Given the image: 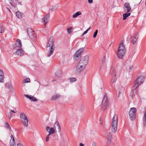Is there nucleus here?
Returning a JSON list of instances; mask_svg holds the SVG:
<instances>
[{
    "label": "nucleus",
    "instance_id": "obj_1",
    "mask_svg": "<svg viewBox=\"0 0 146 146\" xmlns=\"http://www.w3.org/2000/svg\"><path fill=\"white\" fill-rule=\"evenodd\" d=\"M89 59L88 56H86L80 59L76 68L75 72L76 74H80L84 69L87 65Z\"/></svg>",
    "mask_w": 146,
    "mask_h": 146
},
{
    "label": "nucleus",
    "instance_id": "obj_2",
    "mask_svg": "<svg viewBox=\"0 0 146 146\" xmlns=\"http://www.w3.org/2000/svg\"><path fill=\"white\" fill-rule=\"evenodd\" d=\"M54 39L53 36H51L48 40L47 44V47H51L50 49V52L49 54L48 55V57L51 56L53 54L54 50L55 47L54 45Z\"/></svg>",
    "mask_w": 146,
    "mask_h": 146
},
{
    "label": "nucleus",
    "instance_id": "obj_3",
    "mask_svg": "<svg viewBox=\"0 0 146 146\" xmlns=\"http://www.w3.org/2000/svg\"><path fill=\"white\" fill-rule=\"evenodd\" d=\"M118 124V116L117 114H115L112 118V122L111 131L113 133L116 132L117 129Z\"/></svg>",
    "mask_w": 146,
    "mask_h": 146
},
{
    "label": "nucleus",
    "instance_id": "obj_4",
    "mask_svg": "<svg viewBox=\"0 0 146 146\" xmlns=\"http://www.w3.org/2000/svg\"><path fill=\"white\" fill-rule=\"evenodd\" d=\"M125 48L123 43H122L119 44L117 53V56L119 59H122L125 55Z\"/></svg>",
    "mask_w": 146,
    "mask_h": 146
},
{
    "label": "nucleus",
    "instance_id": "obj_5",
    "mask_svg": "<svg viewBox=\"0 0 146 146\" xmlns=\"http://www.w3.org/2000/svg\"><path fill=\"white\" fill-rule=\"evenodd\" d=\"M144 80V77L142 76H140L137 78L133 84V88L134 90L136 89L139 85L143 83Z\"/></svg>",
    "mask_w": 146,
    "mask_h": 146
},
{
    "label": "nucleus",
    "instance_id": "obj_6",
    "mask_svg": "<svg viewBox=\"0 0 146 146\" xmlns=\"http://www.w3.org/2000/svg\"><path fill=\"white\" fill-rule=\"evenodd\" d=\"M20 117L21 119L23 125L25 127H27L28 125V120L27 116L24 113L22 112L20 113Z\"/></svg>",
    "mask_w": 146,
    "mask_h": 146
},
{
    "label": "nucleus",
    "instance_id": "obj_7",
    "mask_svg": "<svg viewBox=\"0 0 146 146\" xmlns=\"http://www.w3.org/2000/svg\"><path fill=\"white\" fill-rule=\"evenodd\" d=\"M136 110L135 108H131L129 111V117L132 120H135V118Z\"/></svg>",
    "mask_w": 146,
    "mask_h": 146
},
{
    "label": "nucleus",
    "instance_id": "obj_8",
    "mask_svg": "<svg viewBox=\"0 0 146 146\" xmlns=\"http://www.w3.org/2000/svg\"><path fill=\"white\" fill-rule=\"evenodd\" d=\"M108 105V101L107 95L105 94L104 95L102 101V110H104L107 108Z\"/></svg>",
    "mask_w": 146,
    "mask_h": 146
},
{
    "label": "nucleus",
    "instance_id": "obj_9",
    "mask_svg": "<svg viewBox=\"0 0 146 146\" xmlns=\"http://www.w3.org/2000/svg\"><path fill=\"white\" fill-rule=\"evenodd\" d=\"M84 47L82 48L77 51L74 55V58L75 60H77L81 57V54L84 50Z\"/></svg>",
    "mask_w": 146,
    "mask_h": 146
},
{
    "label": "nucleus",
    "instance_id": "obj_10",
    "mask_svg": "<svg viewBox=\"0 0 146 146\" xmlns=\"http://www.w3.org/2000/svg\"><path fill=\"white\" fill-rule=\"evenodd\" d=\"M124 8L125 11H127V13L129 12L131 9V8L129 3H126L124 4Z\"/></svg>",
    "mask_w": 146,
    "mask_h": 146
},
{
    "label": "nucleus",
    "instance_id": "obj_11",
    "mask_svg": "<svg viewBox=\"0 0 146 146\" xmlns=\"http://www.w3.org/2000/svg\"><path fill=\"white\" fill-rule=\"evenodd\" d=\"M50 15L48 14L45 15L42 18V22L46 25L49 20Z\"/></svg>",
    "mask_w": 146,
    "mask_h": 146
},
{
    "label": "nucleus",
    "instance_id": "obj_12",
    "mask_svg": "<svg viewBox=\"0 0 146 146\" xmlns=\"http://www.w3.org/2000/svg\"><path fill=\"white\" fill-rule=\"evenodd\" d=\"M112 134L111 133H109L108 136V141L107 142V144L109 145L111 142Z\"/></svg>",
    "mask_w": 146,
    "mask_h": 146
},
{
    "label": "nucleus",
    "instance_id": "obj_13",
    "mask_svg": "<svg viewBox=\"0 0 146 146\" xmlns=\"http://www.w3.org/2000/svg\"><path fill=\"white\" fill-rule=\"evenodd\" d=\"M15 53L17 55L21 56L24 54V52L22 49L20 48L16 50Z\"/></svg>",
    "mask_w": 146,
    "mask_h": 146
},
{
    "label": "nucleus",
    "instance_id": "obj_14",
    "mask_svg": "<svg viewBox=\"0 0 146 146\" xmlns=\"http://www.w3.org/2000/svg\"><path fill=\"white\" fill-rule=\"evenodd\" d=\"M110 74L112 76H116L115 70V68L113 66L111 67Z\"/></svg>",
    "mask_w": 146,
    "mask_h": 146
},
{
    "label": "nucleus",
    "instance_id": "obj_15",
    "mask_svg": "<svg viewBox=\"0 0 146 146\" xmlns=\"http://www.w3.org/2000/svg\"><path fill=\"white\" fill-rule=\"evenodd\" d=\"M138 38V36L137 35L135 37H131L130 38V40L133 44H135L136 43Z\"/></svg>",
    "mask_w": 146,
    "mask_h": 146
},
{
    "label": "nucleus",
    "instance_id": "obj_16",
    "mask_svg": "<svg viewBox=\"0 0 146 146\" xmlns=\"http://www.w3.org/2000/svg\"><path fill=\"white\" fill-rule=\"evenodd\" d=\"M22 46V43L21 41L19 39H17V42L15 44V47H20Z\"/></svg>",
    "mask_w": 146,
    "mask_h": 146
},
{
    "label": "nucleus",
    "instance_id": "obj_17",
    "mask_svg": "<svg viewBox=\"0 0 146 146\" xmlns=\"http://www.w3.org/2000/svg\"><path fill=\"white\" fill-rule=\"evenodd\" d=\"M27 33L29 36H30L31 35H34V31L32 29L29 28L27 29Z\"/></svg>",
    "mask_w": 146,
    "mask_h": 146
},
{
    "label": "nucleus",
    "instance_id": "obj_18",
    "mask_svg": "<svg viewBox=\"0 0 146 146\" xmlns=\"http://www.w3.org/2000/svg\"><path fill=\"white\" fill-rule=\"evenodd\" d=\"M56 126L58 127V131L60 132L61 131V127L58 121H56L54 125V127L55 128H56Z\"/></svg>",
    "mask_w": 146,
    "mask_h": 146
},
{
    "label": "nucleus",
    "instance_id": "obj_19",
    "mask_svg": "<svg viewBox=\"0 0 146 146\" xmlns=\"http://www.w3.org/2000/svg\"><path fill=\"white\" fill-rule=\"evenodd\" d=\"M3 73L2 71L0 70V82H3Z\"/></svg>",
    "mask_w": 146,
    "mask_h": 146
},
{
    "label": "nucleus",
    "instance_id": "obj_20",
    "mask_svg": "<svg viewBox=\"0 0 146 146\" xmlns=\"http://www.w3.org/2000/svg\"><path fill=\"white\" fill-rule=\"evenodd\" d=\"M55 132L54 128L53 127H51L50 128L48 131V135H50L51 134H54Z\"/></svg>",
    "mask_w": 146,
    "mask_h": 146
},
{
    "label": "nucleus",
    "instance_id": "obj_21",
    "mask_svg": "<svg viewBox=\"0 0 146 146\" xmlns=\"http://www.w3.org/2000/svg\"><path fill=\"white\" fill-rule=\"evenodd\" d=\"M10 146H15L16 145L15 142L14 138H13V139L11 140L10 142Z\"/></svg>",
    "mask_w": 146,
    "mask_h": 146
},
{
    "label": "nucleus",
    "instance_id": "obj_22",
    "mask_svg": "<svg viewBox=\"0 0 146 146\" xmlns=\"http://www.w3.org/2000/svg\"><path fill=\"white\" fill-rule=\"evenodd\" d=\"M82 13L80 11H78L74 15L72 16V17L74 18L77 17L78 16L81 15Z\"/></svg>",
    "mask_w": 146,
    "mask_h": 146
},
{
    "label": "nucleus",
    "instance_id": "obj_23",
    "mask_svg": "<svg viewBox=\"0 0 146 146\" xmlns=\"http://www.w3.org/2000/svg\"><path fill=\"white\" fill-rule=\"evenodd\" d=\"M130 15V13L123 14V20H125L127 19V17L129 16Z\"/></svg>",
    "mask_w": 146,
    "mask_h": 146
},
{
    "label": "nucleus",
    "instance_id": "obj_24",
    "mask_svg": "<svg viewBox=\"0 0 146 146\" xmlns=\"http://www.w3.org/2000/svg\"><path fill=\"white\" fill-rule=\"evenodd\" d=\"M60 96V95L58 94H57L55 96H54L52 97L51 98V100H55L59 98Z\"/></svg>",
    "mask_w": 146,
    "mask_h": 146
},
{
    "label": "nucleus",
    "instance_id": "obj_25",
    "mask_svg": "<svg viewBox=\"0 0 146 146\" xmlns=\"http://www.w3.org/2000/svg\"><path fill=\"white\" fill-rule=\"evenodd\" d=\"M5 87L7 88H10L11 87H12L10 83L9 82H6L5 84Z\"/></svg>",
    "mask_w": 146,
    "mask_h": 146
},
{
    "label": "nucleus",
    "instance_id": "obj_26",
    "mask_svg": "<svg viewBox=\"0 0 146 146\" xmlns=\"http://www.w3.org/2000/svg\"><path fill=\"white\" fill-rule=\"evenodd\" d=\"M29 99L31 101H38V100L35 97L31 96V97L29 98Z\"/></svg>",
    "mask_w": 146,
    "mask_h": 146
},
{
    "label": "nucleus",
    "instance_id": "obj_27",
    "mask_svg": "<svg viewBox=\"0 0 146 146\" xmlns=\"http://www.w3.org/2000/svg\"><path fill=\"white\" fill-rule=\"evenodd\" d=\"M143 121L144 125H146V110L145 112Z\"/></svg>",
    "mask_w": 146,
    "mask_h": 146
},
{
    "label": "nucleus",
    "instance_id": "obj_28",
    "mask_svg": "<svg viewBox=\"0 0 146 146\" xmlns=\"http://www.w3.org/2000/svg\"><path fill=\"white\" fill-rule=\"evenodd\" d=\"M116 80V78L115 76H112V77L111 79V82L112 83H115Z\"/></svg>",
    "mask_w": 146,
    "mask_h": 146
},
{
    "label": "nucleus",
    "instance_id": "obj_29",
    "mask_svg": "<svg viewBox=\"0 0 146 146\" xmlns=\"http://www.w3.org/2000/svg\"><path fill=\"white\" fill-rule=\"evenodd\" d=\"M16 16L19 18H21L22 17V15L21 13L19 11L17 12L16 13Z\"/></svg>",
    "mask_w": 146,
    "mask_h": 146
},
{
    "label": "nucleus",
    "instance_id": "obj_30",
    "mask_svg": "<svg viewBox=\"0 0 146 146\" xmlns=\"http://www.w3.org/2000/svg\"><path fill=\"white\" fill-rule=\"evenodd\" d=\"M30 82V79L29 78H27L24 79L23 80V82L24 83H28Z\"/></svg>",
    "mask_w": 146,
    "mask_h": 146
},
{
    "label": "nucleus",
    "instance_id": "obj_31",
    "mask_svg": "<svg viewBox=\"0 0 146 146\" xmlns=\"http://www.w3.org/2000/svg\"><path fill=\"white\" fill-rule=\"evenodd\" d=\"M5 127L7 129H9L10 130H11V127L9 125L7 122H6L5 124Z\"/></svg>",
    "mask_w": 146,
    "mask_h": 146
},
{
    "label": "nucleus",
    "instance_id": "obj_32",
    "mask_svg": "<svg viewBox=\"0 0 146 146\" xmlns=\"http://www.w3.org/2000/svg\"><path fill=\"white\" fill-rule=\"evenodd\" d=\"M56 75L57 77L60 78L62 76V74L60 73V72L58 71L56 73Z\"/></svg>",
    "mask_w": 146,
    "mask_h": 146
},
{
    "label": "nucleus",
    "instance_id": "obj_33",
    "mask_svg": "<svg viewBox=\"0 0 146 146\" xmlns=\"http://www.w3.org/2000/svg\"><path fill=\"white\" fill-rule=\"evenodd\" d=\"M58 6L56 5L52 6L51 10L52 11H55L58 8Z\"/></svg>",
    "mask_w": 146,
    "mask_h": 146
},
{
    "label": "nucleus",
    "instance_id": "obj_34",
    "mask_svg": "<svg viewBox=\"0 0 146 146\" xmlns=\"http://www.w3.org/2000/svg\"><path fill=\"white\" fill-rule=\"evenodd\" d=\"M98 33V30H96L95 31V32L94 33V34H93V37L94 38H95L96 37V36L97 35Z\"/></svg>",
    "mask_w": 146,
    "mask_h": 146
},
{
    "label": "nucleus",
    "instance_id": "obj_35",
    "mask_svg": "<svg viewBox=\"0 0 146 146\" xmlns=\"http://www.w3.org/2000/svg\"><path fill=\"white\" fill-rule=\"evenodd\" d=\"M13 115L11 113V112L9 111L8 113V116L10 119H11Z\"/></svg>",
    "mask_w": 146,
    "mask_h": 146
},
{
    "label": "nucleus",
    "instance_id": "obj_36",
    "mask_svg": "<svg viewBox=\"0 0 146 146\" xmlns=\"http://www.w3.org/2000/svg\"><path fill=\"white\" fill-rule=\"evenodd\" d=\"M70 81L71 82H75L76 81V79L75 78H70Z\"/></svg>",
    "mask_w": 146,
    "mask_h": 146
},
{
    "label": "nucleus",
    "instance_id": "obj_37",
    "mask_svg": "<svg viewBox=\"0 0 146 146\" xmlns=\"http://www.w3.org/2000/svg\"><path fill=\"white\" fill-rule=\"evenodd\" d=\"M90 27H89V28H88L86 31L84 33L82 34V36H83L85 34H86L87 32H88V31L90 30Z\"/></svg>",
    "mask_w": 146,
    "mask_h": 146
},
{
    "label": "nucleus",
    "instance_id": "obj_38",
    "mask_svg": "<svg viewBox=\"0 0 146 146\" xmlns=\"http://www.w3.org/2000/svg\"><path fill=\"white\" fill-rule=\"evenodd\" d=\"M4 31V29L2 28V27L0 26V33H3Z\"/></svg>",
    "mask_w": 146,
    "mask_h": 146
},
{
    "label": "nucleus",
    "instance_id": "obj_39",
    "mask_svg": "<svg viewBox=\"0 0 146 146\" xmlns=\"http://www.w3.org/2000/svg\"><path fill=\"white\" fill-rule=\"evenodd\" d=\"M72 29V28H70L67 29V31L68 33H71V30Z\"/></svg>",
    "mask_w": 146,
    "mask_h": 146
},
{
    "label": "nucleus",
    "instance_id": "obj_40",
    "mask_svg": "<svg viewBox=\"0 0 146 146\" xmlns=\"http://www.w3.org/2000/svg\"><path fill=\"white\" fill-rule=\"evenodd\" d=\"M50 135H48H48L46 136V142H47L49 141V136Z\"/></svg>",
    "mask_w": 146,
    "mask_h": 146
},
{
    "label": "nucleus",
    "instance_id": "obj_41",
    "mask_svg": "<svg viewBox=\"0 0 146 146\" xmlns=\"http://www.w3.org/2000/svg\"><path fill=\"white\" fill-rule=\"evenodd\" d=\"M25 96L29 99V98L31 96H29V95H24Z\"/></svg>",
    "mask_w": 146,
    "mask_h": 146
},
{
    "label": "nucleus",
    "instance_id": "obj_42",
    "mask_svg": "<svg viewBox=\"0 0 146 146\" xmlns=\"http://www.w3.org/2000/svg\"><path fill=\"white\" fill-rule=\"evenodd\" d=\"M50 127L49 126H47L46 127V130L47 131H48L49 130V129H50Z\"/></svg>",
    "mask_w": 146,
    "mask_h": 146
},
{
    "label": "nucleus",
    "instance_id": "obj_43",
    "mask_svg": "<svg viewBox=\"0 0 146 146\" xmlns=\"http://www.w3.org/2000/svg\"><path fill=\"white\" fill-rule=\"evenodd\" d=\"M88 2L90 3H92L93 2V0H88Z\"/></svg>",
    "mask_w": 146,
    "mask_h": 146
},
{
    "label": "nucleus",
    "instance_id": "obj_44",
    "mask_svg": "<svg viewBox=\"0 0 146 146\" xmlns=\"http://www.w3.org/2000/svg\"><path fill=\"white\" fill-rule=\"evenodd\" d=\"M17 146H23V145L19 143L17 144Z\"/></svg>",
    "mask_w": 146,
    "mask_h": 146
},
{
    "label": "nucleus",
    "instance_id": "obj_45",
    "mask_svg": "<svg viewBox=\"0 0 146 146\" xmlns=\"http://www.w3.org/2000/svg\"><path fill=\"white\" fill-rule=\"evenodd\" d=\"M17 3L18 4V5H19L20 4V5H22V4L21 3V2H19V1H18L17 2Z\"/></svg>",
    "mask_w": 146,
    "mask_h": 146
},
{
    "label": "nucleus",
    "instance_id": "obj_46",
    "mask_svg": "<svg viewBox=\"0 0 146 146\" xmlns=\"http://www.w3.org/2000/svg\"><path fill=\"white\" fill-rule=\"evenodd\" d=\"M11 111H12V112H13L14 113H16L17 112L16 111H15L12 110H11Z\"/></svg>",
    "mask_w": 146,
    "mask_h": 146
},
{
    "label": "nucleus",
    "instance_id": "obj_47",
    "mask_svg": "<svg viewBox=\"0 0 146 146\" xmlns=\"http://www.w3.org/2000/svg\"><path fill=\"white\" fill-rule=\"evenodd\" d=\"M79 146H84V145L82 143H80L79 145Z\"/></svg>",
    "mask_w": 146,
    "mask_h": 146
},
{
    "label": "nucleus",
    "instance_id": "obj_48",
    "mask_svg": "<svg viewBox=\"0 0 146 146\" xmlns=\"http://www.w3.org/2000/svg\"><path fill=\"white\" fill-rule=\"evenodd\" d=\"M11 140L12 139H13V138H14V137H13V135H11Z\"/></svg>",
    "mask_w": 146,
    "mask_h": 146
},
{
    "label": "nucleus",
    "instance_id": "obj_49",
    "mask_svg": "<svg viewBox=\"0 0 146 146\" xmlns=\"http://www.w3.org/2000/svg\"><path fill=\"white\" fill-rule=\"evenodd\" d=\"M132 67H133L132 66H131L129 67V69H131L132 68Z\"/></svg>",
    "mask_w": 146,
    "mask_h": 146
},
{
    "label": "nucleus",
    "instance_id": "obj_50",
    "mask_svg": "<svg viewBox=\"0 0 146 146\" xmlns=\"http://www.w3.org/2000/svg\"><path fill=\"white\" fill-rule=\"evenodd\" d=\"M105 61V58H103V59L102 60V61Z\"/></svg>",
    "mask_w": 146,
    "mask_h": 146
},
{
    "label": "nucleus",
    "instance_id": "obj_51",
    "mask_svg": "<svg viewBox=\"0 0 146 146\" xmlns=\"http://www.w3.org/2000/svg\"><path fill=\"white\" fill-rule=\"evenodd\" d=\"M100 124H101V125H102L103 124V123H100Z\"/></svg>",
    "mask_w": 146,
    "mask_h": 146
}]
</instances>
